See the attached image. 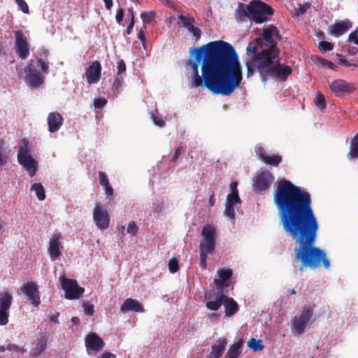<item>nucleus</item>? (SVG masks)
<instances>
[{"label":"nucleus","mask_w":358,"mask_h":358,"mask_svg":"<svg viewBox=\"0 0 358 358\" xmlns=\"http://www.w3.org/2000/svg\"><path fill=\"white\" fill-rule=\"evenodd\" d=\"M280 38L278 28L274 25H270L263 30L261 38L262 42H265L267 47L266 49L262 50L261 52H268L269 57L274 60H279L278 58V52L275 48L276 42L275 39Z\"/></svg>","instance_id":"nucleus-7"},{"label":"nucleus","mask_w":358,"mask_h":358,"mask_svg":"<svg viewBox=\"0 0 358 358\" xmlns=\"http://www.w3.org/2000/svg\"><path fill=\"white\" fill-rule=\"evenodd\" d=\"M122 78H120L119 76H116L112 87L113 90L118 92L122 86Z\"/></svg>","instance_id":"nucleus-48"},{"label":"nucleus","mask_w":358,"mask_h":358,"mask_svg":"<svg viewBox=\"0 0 358 358\" xmlns=\"http://www.w3.org/2000/svg\"><path fill=\"white\" fill-rule=\"evenodd\" d=\"M93 220L98 229L105 230L110 224V215L106 208L96 203L93 210Z\"/></svg>","instance_id":"nucleus-11"},{"label":"nucleus","mask_w":358,"mask_h":358,"mask_svg":"<svg viewBox=\"0 0 358 358\" xmlns=\"http://www.w3.org/2000/svg\"><path fill=\"white\" fill-rule=\"evenodd\" d=\"M227 341L225 338H220L217 343L211 346V352L208 358H220L225 350Z\"/></svg>","instance_id":"nucleus-23"},{"label":"nucleus","mask_w":358,"mask_h":358,"mask_svg":"<svg viewBox=\"0 0 358 358\" xmlns=\"http://www.w3.org/2000/svg\"><path fill=\"white\" fill-rule=\"evenodd\" d=\"M351 27L352 23L350 21L342 20L334 24L330 31V33L331 34L338 37L344 34Z\"/></svg>","instance_id":"nucleus-26"},{"label":"nucleus","mask_w":358,"mask_h":358,"mask_svg":"<svg viewBox=\"0 0 358 358\" xmlns=\"http://www.w3.org/2000/svg\"><path fill=\"white\" fill-rule=\"evenodd\" d=\"M6 349L10 351H15V352H24L25 350L23 348H20L18 345L15 344L9 343L6 346Z\"/></svg>","instance_id":"nucleus-53"},{"label":"nucleus","mask_w":358,"mask_h":358,"mask_svg":"<svg viewBox=\"0 0 358 358\" xmlns=\"http://www.w3.org/2000/svg\"><path fill=\"white\" fill-rule=\"evenodd\" d=\"M201 235L203 239L199 245L200 265L204 268L207 266L208 254L211 253L215 247V229L210 224H206L202 229Z\"/></svg>","instance_id":"nucleus-5"},{"label":"nucleus","mask_w":358,"mask_h":358,"mask_svg":"<svg viewBox=\"0 0 358 358\" xmlns=\"http://www.w3.org/2000/svg\"><path fill=\"white\" fill-rule=\"evenodd\" d=\"M178 261L176 258H172L169 262V269L171 273H176L179 271Z\"/></svg>","instance_id":"nucleus-42"},{"label":"nucleus","mask_w":358,"mask_h":358,"mask_svg":"<svg viewBox=\"0 0 358 358\" xmlns=\"http://www.w3.org/2000/svg\"><path fill=\"white\" fill-rule=\"evenodd\" d=\"M273 13V8L259 0H252L248 5L240 3L236 10L238 20L244 22L249 19L259 24L266 22Z\"/></svg>","instance_id":"nucleus-4"},{"label":"nucleus","mask_w":358,"mask_h":358,"mask_svg":"<svg viewBox=\"0 0 358 358\" xmlns=\"http://www.w3.org/2000/svg\"><path fill=\"white\" fill-rule=\"evenodd\" d=\"M274 180V176L268 171L259 173L255 179L253 185L254 191L259 194H263L271 186Z\"/></svg>","instance_id":"nucleus-12"},{"label":"nucleus","mask_w":358,"mask_h":358,"mask_svg":"<svg viewBox=\"0 0 358 358\" xmlns=\"http://www.w3.org/2000/svg\"><path fill=\"white\" fill-rule=\"evenodd\" d=\"M248 347L252 350L254 352L262 351L264 348L262 341L260 339L251 338L248 342Z\"/></svg>","instance_id":"nucleus-32"},{"label":"nucleus","mask_w":358,"mask_h":358,"mask_svg":"<svg viewBox=\"0 0 358 358\" xmlns=\"http://www.w3.org/2000/svg\"><path fill=\"white\" fill-rule=\"evenodd\" d=\"M61 237L59 234H54L50 239L48 252L53 259H58L61 256V250L63 248L60 242Z\"/></svg>","instance_id":"nucleus-18"},{"label":"nucleus","mask_w":358,"mask_h":358,"mask_svg":"<svg viewBox=\"0 0 358 358\" xmlns=\"http://www.w3.org/2000/svg\"><path fill=\"white\" fill-rule=\"evenodd\" d=\"M36 66L41 69V73L38 72L36 66L30 64L25 69V81L31 87L36 88L40 87L44 83L43 73H47L49 66L42 59H37Z\"/></svg>","instance_id":"nucleus-6"},{"label":"nucleus","mask_w":358,"mask_h":358,"mask_svg":"<svg viewBox=\"0 0 358 358\" xmlns=\"http://www.w3.org/2000/svg\"><path fill=\"white\" fill-rule=\"evenodd\" d=\"M195 59H189L192 74L190 88L203 87L215 94L230 96L243 80L242 66L234 48L219 40L190 50Z\"/></svg>","instance_id":"nucleus-2"},{"label":"nucleus","mask_w":358,"mask_h":358,"mask_svg":"<svg viewBox=\"0 0 358 358\" xmlns=\"http://www.w3.org/2000/svg\"><path fill=\"white\" fill-rule=\"evenodd\" d=\"M31 190L34 191L36 197L40 201H43L45 199V192L43 186L40 182H35L31 187Z\"/></svg>","instance_id":"nucleus-31"},{"label":"nucleus","mask_w":358,"mask_h":358,"mask_svg":"<svg viewBox=\"0 0 358 358\" xmlns=\"http://www.w3.org/2000/svg\"><path fill=\"white\" fill-rule=\"evenodd\" d=\"M223 305L224 307V313L226 317H231L234 315L239 310V306L237 302L231 297L224 294V299L223 300Z\"/></svg>","instance_id":"nucleus-24"},{"label":"nucleus","mask_w":358,"mask_h":358,"mask_svg":"<svg viewBox=\"0 0 358 358\" xmlns=\"http://www.w3.org/2000/svg\"><path fill=\"white\" fill-rule=\"evenodd\" d=\"M152 121L156 125L160 127H162L165 125V121L162 117L158 115V112L157 110L152 113Z\"/></svg>","instance_id":"nucleus-39"},{"label":"nucleus","mask_w":358,"mask_h":358,"mask_svg":"<svg viewBox=\"0 0 358 358\" xmlns=\"http://www.w3.org/2000/svg\"><path fill=\"white\" fill-rule=\"evenodd\" d=\"M15 2L20 8L24 13H29V6L24 0H15Z\"/></svg>","instance_id":"nucleus-46"},{"label":"nucleus","mask_w":358,"mask_h":358,"mask_svg":"<svg viewBox=\"0 0 358 358\" xmlns=\"http://www.w3.org/2000/svg\"><path fill=\"white\" fill-rule=\"evenodd\" d=\"M219 295L216 296L215 300H211V295L206 296V299L208 300L206 303V308L213 311H217L223 304V300L224 299V294H223V290L219 292Z\"/></svg>","instance_id":"nucleus-25"},{"label":"nucleus","mask_w":358,"mask_h":358,"mask_svg":"<svg viewBox=\"0 0 358 358\" xmlns=\"http://www.w3.org/2000/svg\"><path fill=\"white\" fill-rule=\"evenodd\" d=\"M117 71L116 76H120L126 71V64L124 60L121 59L117 62Z\"/></svg>","instance_id":"nucleus-52"},{"label":"nucleus","mask_w":358,"mask_h":358,"mask_svg":"<svg viewBox=\"0 0 358 358\" xmlns=\"http://www.w3.org/2000/svg\"><path fill=\"white\" fill-rule=\"evenodd\" d=\"M29 145V141L27 139H22L17 152V159H20L26 156H31L30 155V149Z\"/></svg>","instance_id":"nucleus-30"},{"label":"nucleus","mask_w":358,"mask_h":358,"mask_svg":"<svg viewBox=\"0 0 358 358\" xmlns=\"http://www.w3.org/2000/svg\"><path fill=\"white\" fill-rule=\"evenodd\" d=\"M340 57V59H339V63L343 66H345V67H350V66H358L357 64H352V63H350V62H348L347 59H345V58H343L341 55H338Z\"/></svg>","instance_id":"nucleus-54"},{"label":"nucleus","mask_w":358,"mask_h":358,"mask_svg":"<svg viewBox=\"0 0 358 358\" xmlns=\"http://www.w3.org/2000/svg\"><path fill=\"white\" fill-rule=\"evenodd\" d=\"M262 47V40L255 38L249 43L247 52L252 53V60L246 62L248 77L254 74L257 71L263 83H266L268 77L285 80L292 73V69L287 65L280 64L279 60H274L269 57L268 52H258V48Z\"/></svg>","instance_id":"nucleus-3"},{"label":"nucleus","mask_w":358,"mask_h":358,"mask_svg":"<svg viewBox=\"0 0 358 358\" xmlns=\"http://www.w3.org/2000/svg\"><path fill=\"white\" fill-rule=\"evenodd\" d=\"M120 310L122 313H126L128 311L143 313L145 310L144 307L138 301L131 298L125 299L123 304L120 307Z\"/></svg>","instance_id":"nucleus-21"},{"label":"nucleus","mask_w":358,"mask_h":358,"mask_svg":"<svg viewBox=\"0 0 358 358\" xmlns=\"http://www.w3.org/2000/svg\"><path fill=\"white\" fill-rule=\"evenodd\" d=\"M243 345V341H239L233 343L228 350L224 358H238L241 355V348Z\"/></svg>","instance_id":"nucleus-28"},{"label":"nucleus","mask_w":358,"mask_h":358,"mask_svg":"<svg viewBox=\"0 0 358 358\" xmlns=\"http://www.w3.org/2000/svg\"><path fill=\"white\" fill-rule=\"evenodd\" d=\"M13 296L8 292L0 294V325L8 322L9 309L12 305Z\"/></svg>","instance_id":"nucleus-14"},{"label":"nucleus","mask_w":358,"mask_h":358,"mask_svg":"<svg viewBox=\"0 0 358 358\" xmlns=\"http://www.w3.org/2000/svg\"><path fill=\"white\" fill-rule=\"evenodd\" d=\"M15 50L17 55L22 59H26L29 54V45L26 37L21 31H16Z\"/></svg>","instance_id":"nucleus-15"},{"label":"nucleus","mask_w":358,"mask_h":358,"mask_svg":"<svg viewBox=\"0 0 358 358\" xmlns=\"http://www.w3.org/2000/svg\"><path fill=\"white\" fill-rule=\"evenodd\" d=\"M124 17V10L123 8H118L117 10L115 19L117 23L121 24Z\"/></svg>","instance_id":"nucleus-56"},{"label":"nucleus","mask_w":358,"mask_h":358,"mask_svg":"<svg viewBox=\"0 0 358 358\" xmlns=\"http://www.w3.org/2000/svg\"><path fill=\"white\" fill-rule=\"evenodd\" d=\"M238 183L237 182H232L230 184V189L231 193L229 194H238V189H237Z\"/></svg>","instance_id":"nucleus-61"},{"label":"nucleus","mask_w":358,"mask_h":358,"mask_svg":"<svg viewBox=\"0 0 358 358\" xmlns=\"http://www.w3.org/2000/svg\"><path fill=\"white\" fill-rule=\"evenodd\" d=\"M3 148V141L0 140V166H3L6 164L7 161L2 154V149Z\"/></svg>","instance_id":"nucleus-57"},{"label":"nucleus","mask_w":358,"mask_h":358,"mask_svg":"<svg viewBox=\"0 0 358 358\" xmlns=\"http://www.w3.org/2000/svg\"><path fill=\"white\" fill-rule=\"evenodd\" d=\"M318 48L320 51L325 52L331 50L334 48V45L330 42L322 41L319 43Z\"/></svg>","instance_id":"nucleus-41"},{"label":"nucleus","mask_w":358,"mask_h":358,"mask_svg":"<svg viewBox=\"0 0 358 358\" xmlns=\"http://www.w3.org/2000/svg\"><path fill=\"white\" fill-rule=\"evenodd\" d=\"M310 3H306L303 5L301 6L298 10V13L300 15L304 14L307 10L310 7Z\"/></svg>","instance_id":"nucleus-59"},{"label":"nucleus","mask_w":358,"mask_h":358,"mask_svg":"<svg viewBox=\"0 0 358 358\" xmlns=\"http://www.w3.org/2000/svg\"><path fill=\"white\" fill-rule=\"evenodd\" d=\"M48 131L55 133L59 131L64 122V118L58 112H51L47 117Z\"/></svg>","instance_id":"nucleus-19"},{"label":"nucleus","mask_w":358,"mask_h":358,"mask_svg":"<svg viewBox=\"0 0 358 358\" xmlns=\"http://www.w3.org/2000/svg\"><path fill=\"white\" fill-rule=\"evenodd\" d=\"M217 274L219 278H215L214 280V283L216 285L217 289H221L222 287H228L229 283L227 281L232 276V270L230 268H221L218 270Z\"/></svg>","instance_id":"nucleus-22"},{"label":"nucleus","mask_w":358,"mask_h":358,"mask_svg":"<svg viewBox=\"0 0 358 358\" xmlns=\"http://www.w3.org/2000/svg\"><path fill=\"white\" fill-rule=\"evenodd\" d=\"M315 104L316 105V106L322 110L324 108H325L326 107V101H325V98H324V96L321 94V93H318L315 99Z\"/></svg>","instance_id":"nucleus-37"},{"label":"nucleus","mask_w":358,"mask_h":358,"mask_svg":"<svg viewBox=\"0 0 358 358\" xmlns=\"http://www.w3.org/2000/svg\"><path fill=\"white\" fill-rule=\"evenodd\" d=\"M85 342L88 354H90V351L98 352L102 350L105 345L103 339L94 332L87 334L85 337Z\"/></svg>","instance_id":"nucleus-16"},{"label":"nucleus","mask_w":358,"mask_h":358,"mask_svg":"<svg viewBox=\"0 0 358 358\" xmlns=\"http://www.w3.org/2000/svg\"><path fill=\"white\" fill-rule=\"evenodd\" d=\"M99 183L103 187L110 185L108 176L106 175V173L105 172L101 171H99Z\"/></svg>","instance_id":"nucleus-43"},{"label":"nucleus","mask_w":358,"mask_h":358,"mask_svg":"<svg viewBox=\"0 0 358 358\" xmlns=\"http://www.w3.org/2000/svg\"><path fill=\"white\" fill-rule=\"evenodd\" d=\"M48 338L45 336H41L35 341L36 346L31 350L32 357H38L45 351L47 347Z\"/></svg>","instance_id":"nucleus-27"},{"label":"nucleus","mask_w":358,"mask_h":358,"mask_svg":"<svg viewBox=\"0 0 358 358\" xmlns=\"http://www.w3.org/2000/svg\"><path fill=\"white\" fill-rule=\"evenodd\" d=\"M134 23H135V17H134V14H132V16H131V18L130 20V22L127 28V33L128 34H130L131 32V30L134 26Z\"/></svg>","instance_id":"nucleus-62"},{"label":"nucleus","mask_w":358,"mask_h":358,"mask_svg":"<svg viewBox=\"0 0 358 358\" xmlns=\"http://www.w3.org/2000/svg\"><path fill=\"white\" fill-rule=\"evenodd\" d=\"M20 289L33 306L38 307L40 305V292L35 282L31 281L24 283Z\"/></svg>","instance_id":"nucleus-13"},{"label":"nucleus","mask_w":358,"mask_h":358,"mask_svg":"<svg viewBox=\"0 0 358 358\" xmlns=\"http://www.w3.org/2000/svg\"><path fill=\"white\" fill-rule=\"evenodd\" d=\"M194 24L191 23V25H188L185 28L192 34V37L195 41H199L201 37L202 32L200 28L198 26H195Z\"/></svg>","instance_id":"nucleus-35"},{"label":"nucleus","mask_w":358,"mask_h":358,"mask_svg":"<svg viewBox=\"0 0 358 358\" xmlns=\"http://www.w3.org/2000/svg\"><path fill=\"white\" fill-rule=\"evenodd\" d=\"M316 62L323 66H327L329 69H333L335 71L336 70L337 66L331 61H329L327 59H325L320 57H317Z\"/></svg>","instance_id":"nucleus-38"},{"label":"nucleus","mask_w":358,"mask_h":358,"mask_svg":"<svg viewBox=\"0 0 358 358\" xmlns=\"http://www.w3.org/2000/svg\"><path fill=\"white\" fill-rule=\"evenodd\" d=\"M331 91L338 97L345 96L357 90V87L352 83H348L343 79H336L329 84Z\"/></svg>","instance_id":"nucleus-10"},{"label":"nucleus","mask_w":358,"mask_h":358,"mask_svg":"<svg viewBox=\"0 0 358 358\" xmlns=\"http://www.w3.org/2000/svg\"><path fill=\"white\" fill-rule=\"evenodd\" d=\"M182 151H183V148L182 145H179L178 147H177V148L175 150V153L171 158V162L172 163H176L178 161V159L179 157L180 156Z\"/></svg>","instance_id":"nucleus-51"},{"label":"nucleus","mask_w":358,"mask_h":358,"mask_svg":"<svg viewBox=\"0 0 358 358\" xmlns=\"http://www.w3.org/2000/svg\"><path fill=\"white\" fill-rule=\"evenodd\" d=\"M94 311V306L92 304H84V312L86 315H92Z\"/></svg>","instance_id":"nucleus-55"},{"label":"nucleus","mask_w":358,"mask_h":358,"mask_svg":"<svg viewBox=\"0 0 358 358\" xmlns=\"http://www.w3.org/2000/svg\"><path fill=\"white\" fill-rule=\"evenodd\" d=\"M255 152L257 155L259 157V159H261L262 161L267 155L265 149L262 145H257L255 147Z\"/></svg>","instance_id":"nucleus-47"},{"label":"nucleus","mask_w":358,"mask_h":358,"mask_svg":"<svg viewBox=\"0 0 358 358\" xmlns=\"http://www.w3.org/2000/svg\"><path fill=\"white\" fill-rule=\"evenodd\" d=\"M97 358H116V356L110 352H104Z\"/></svg>","instance_id":"nucleus-64"},{"label":"nucleus","mask_w":358,"mask_h":358,"mask_svg":"<svg viewBox=\"0 0 358 358\" xmlns=\"http://www.w3.org/2000/svg\"><path fill=\"white\" fill-rule=\"evenodd\" d=\"M208 318L212 322L217 321L220 318V314L217 313H210L208 315Z\"/></svg>","instance_id":"nucleus-63"},{"label":"nucleus","mask_w":358,"mask_h":358,"mask_svg":"<svg viewBox=\"0 0 358 358\" xmlns=\"http://www.w3.org/2000/svg\"><path fill=\"white\" fill-rule=\"evenodd\" d=\"M224 213L228 217L234 219L235 217L234 206L226 203Z\"/></svg>","instance_id":"nucleus-44"},{"label":"nucleus","mask_w":358,"mask_h":358,"mask_svg":"<svg viewBox=\"0 0 358 358\" xmlns=\"http://www.w3.org/2000/svg\"><path fill=\"white\" fill-rule=\"evenodd\" d=\"M62 288L65 292V298L67 299H78L84 293V288L80 287L76 280L66 278L64 275L59 278Z\"/></svg>","instance_id":"nucleus-9"},{"label":"nucleus","mask_w":358,"mask_h":358,"mask_svg":"<svg viewBox=\"0 0 358 358\" xmlns=\"http://www.w3.org/2000/svg\"><path fill=\"white\" fill-rule=\"evenodd\" d=\"M101 65L99 61H94L85 71L87 81L89 84L96 83L101 78Z\"/></svg>","instance_id":"nucleus-17"},{"label":"nucleus","mask_w":358,"mask_h":358,"mask_svg":"<svg viewBox=\"0 0 358 358\" xmlns=\"http://www.w3.org/2000/svg\"><path fill=\"white\" fill-rule=\"evenodd\" d=\"M145 30H146V27L145 24H143V27L139 29L138 34H137L138 38L142 42L143 45H145Z\"/></svg>","instance_id":"nucleus-49"},{"label":"nucleus","mask_w":358,"mask_h":358,"mask_svg":"<svg viewBox=\"0 0 358 358\" xmlns=\"http://www.w3.org/2000/svg\"><path fill=\"white\" fill-rule=\"evenodd\" d=\"M18 163L27 171L29 176L32 178L36 175L38 169V162L31 157L26 156L17 159Z\"/></svg>","instance_id":"nucleus-20"},{"label":"nucleus","mask_w":358,"mask_h":358,"mask_svg":"<svg viewBox=\"0 0 358 358\" xmlns=\"http://www.w3.org/2000/svg\"><path fill=\"white\" fill-rule=\"evenodd\" d=\"M349 159L358 158V134H357L350 142V151L348 153Z\"/></svg>","instance_id":"nucleus-29"},{"label":"nucleus","mask_w":358,"mask_h":358,"mask_svg":"<svg viewBox=\"0 0 358 358\" xmlns=\"http://www.w3.org/2000/svg\"><path fill=\"white\" fill-rule=\"evenodd\" d=\"M107 103V101L104 98L95 99L94 101V106L96 108H102Z\"/></svg>","instance_id":"nucleus-50"},{"label":"nucleus","mask_w":358,"mask_h":358,"mask_svg":"<svg viewBox=\"0 0 358 358\" xmlns=\"http://www.w3.org/2000/svg\"><path fill=\"white\" fill-rule=\"evenodd\" d=\"M138 228L136 226L134 221H131L129 223L127 232L132 236H136L138 232Z\"/></svg>","instance_id":"nucleus-45"},{"label":"nucleus","mask_w":358,"mask_h":358,"mask_svg":"<svg viewBox=\"0 0 358 358\" xmlns=\"http://www.w3.org/2000/svg\"><path fill=\"white\" fill-rule=\"evenodd\" d=\"M313 315V306L304 305L299 316L291 319V330L294 334H302Z\"/></svg>","instance_id":"nucleus-8"},{"label":"nucleus","mask_w":358,"mask_h":358,"mask_svg":"<svg viewBox=\"0 0 358 358\" xmlns=\"http://www.w3.org/2000/svg\"><path fill=\"white\" fill-rule=\"evenodd\" d=\"M345 48L349 55L355 56L358 53V48L355 46H346Z\"/></svg>","instance_id":"nucleus-58"},{"label":"nucleus","mask_w":358,"mask_h":358,"mask_svg":"<svg viewBox=\"0 0 358 358\" xmlns=\"http://www.w3.org/2000/svg\"><path fill=\"white\" fill-rule=\"evenodd\" d=\"M178 17L182 22L181 24L180 22L178 23V25L180 27H186L188 25H191V23H195L194 17L190 15H185L183 14H180Z\"/></svg>","instance_id":"nucleus-34"},{"label":"nucleus","mask_w":358,"mask_h":358,"mask_svg":"<svg viewBox=\"0 0 358 358\" xmlns=\"http://www.w3.org/2000/svg\"><path fill=\"white\" fill-rule=\"evenodd\" d=\"M273 201L284 231L299 244L294 249V261L301 264L299 271L302 273L306 268L315 270L321 266L329 269L331 264L327 253L315 246L319 223L312 207L310 193L291 181L282 179L274 192Z\"/></svg>","instance_id":"nucleus-1"},{"label":"nucleus","mask_w":358,"mask_h":358,"mask_svg":"<svg viewBox=\"0 0 358 358\" xmlns=\"http://www.w3.org/2000/svg\"><path fill=\"white\" fill-rule=\"evenodd\" d=\"M103 189H105V193L108 198H110L113 196L114 190L110 185L104 187Z\"/></svg>","instance_id":"nucleus-60"},{"label":"nucleus","mask_w":358,"mask_h":358,"mask_svg":"<svg viewBox=\"0 0 358 358\" xmlns=\"http://www.w3.org/2000/svg\"><path fill=\"white\" fill-rule=\"evenodd\" d=\"M262 162L270 166H278L282 162V157L278 155H273L271 156L267 155Z\"/></svg>","instance_id":"nucleus-33"},{"label":"nucleus","mask_w":358,"mask_h":358,"mask_svg":"<svg viewBox=\"0 0 358 358\" xmlns=\"http://www.w3.org/2000/svg\"><path fill=\"white\" fill-rule=\"evenodd\" d=\"M156 17V13L155 11H148V12H143L141 14V17L142 18L144 24L150 23L152 20H153Z\"/></svg>","instance_id":"nucleus-36"},{"label":"nucleus","mask_w":358,"mask_h":358,"mask_svg":"<svg viewBox=\"0 0 358 358\" xmlns=\"http://www.w3.org/2000/svg\"><path fill=\"white\" fill-rule=\"evenodd\" d=\"M241 203V200L238 196V194H228L227 196V201H226V203H228V204H231V205H234L235 206L236 204L237 203Z\"/></svg>","instance_id":"nucleus-40"}]
</instances>
